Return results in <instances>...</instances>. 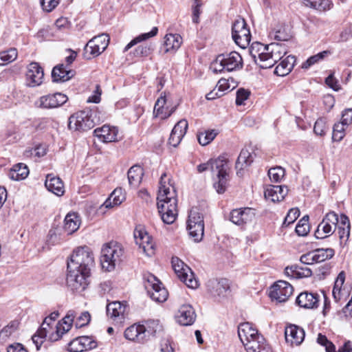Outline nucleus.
<instances>
[{
    "mask_svg": "<svg viewBox=\"0 0 352 352\" xmlns=\"http://www.w3.org/2000/svg\"><path fill=\"white\" fill-rule=\"evenodd\" d=\"M95 264L93 252L88 247L76 249L67 261V285L72 291L81 292L89 285L88 278Z\"/></svg>",
    "mask_w": 352,
    "mask_h": 352,
    "instance_id": "obj_1",
    "label": "nucleus"
},
{
    "mask_svg": "<svg viewBox=\"0 0 352 352\" xmlns=\"http://www.w3.org/2000/svg\"><path fill=\"white\" fill-rule=\"evenodd\" d=\"M166 174L161 175L157 194V208L162 220L166 224L173 223L177 215V199L175 187L164 180Z\"/></svg>",
    "mask_w": 352,
    "mask_h": 352,
    "instance_id": "obj_2",
    "label": "nucleus"
},
{
    "mask_svg": "<svg viewBox=\"0 0 352 352\" xmlns=\"http://www.w3.org/2000/svg\"><path fill=\"white\" fill-rule=\"evenodd\" d=\"M210 170L213 175H216L214 188L219 194L223 193L227 188L229 181V171L230 165L224 155H221L215 160H210L206 163L197 166L199 173Z\"/></svg>",
    "mask_w": 352,
    "mask_h": 352,
    "instance_id": "obj_3",
    "label": "nucleus"
},
{
    "mask_svg": "<svg viewBox=\"0 0 352 352\" xmlns=\"http://www.w3.org/2000/svg\"><path fill=\"white\" fill-rule=\"evenodd\" d=\"M250 53L256 64L262 69L272 67L282 58V54H285L281 51V46L278 44L271 43L267 45L258 42L252 45Z\"/></svg>",
    "mask_w": 352,
    "mask_h": 352,
    "instance_id": "obj_4",
    "label": "nucleus"
},
{
    "mask_svg": "<svg viewBox=\"0 0 352 352\" xmlns=\"http://www.w3.org/2000/svg\"><path fill=\"white\" fill-rule=\"evenodd\" d=\"M124 250L122 245L111 241L103 245L101 250L100 263L102 268L107 272L113 271L123 261Z\"/></svg>",
    "mask_w": 352,
    "mask_h": 352,
    "instance_id": "obj_5",
    "label": "nucleus"
},
{
    "mask_svg": "<svg viewBox=\"0 0 352 352\" xmlns=\"http://www.w3.org/2000/svg\"><path fill=\"white\" fill-rule=\"evenodd\" d=\"M98 121L96 111L86 109L78 111L69 117L68 127L70 130L86 131L94 128Z\"/></svg>",
    "mask_w": 352,
    "mask_h": 352,
    "instance_id": "obj_6",
    "label": "nucleus"
},
{
    "mask_svg": "<svg viewBox=\"0 0 352 352\" xmlns=\"http://www.w3.org/2000/svg\"><path fill=\"white\" fill-rule=\"evenodd\" d=\"M212 67L214 73L221 72L224 69L232 72L243 67V59L240 54L236 52L222 54L217 57Z\"/></svg>",
    "mask_w": 352,
    "mask_h": 352,
    "instance_id": "obj_7",
    "label": "nucleus"
},
{
    "mask_svg": "<svg viewBox=\"0 0 352 352\" xmlns=\"http://www.w3.org/2000/svg\"><path fill=\"white\" fill-rule=\"evenodd\" d=\"M144 287L150 298L157 302H163L168 298V293L162 283L151 274L144 275Z\"/></svg>",
    "mask_w": 352,
    "mask_h": 352,
    "instance_id": "obj_8",
    "label": "nucleus"
},
{
    "mask_svg": "<svg viewBox=\"0 0 352 352\" xmlns=\"http://www.w3.org/2000/svg\"><path fill=\"white\" fill-rule=\"evenodd\" d=\"M173 269L177 277L190 288H197L198 281L193 277L190 268L178 257L173 256L171 259Z\"/></svg>",
    "mask_w": 352,
    "mask_h": 352,
    "instance_id": "obj_9",
    "label": "nucleus"
},
{
    "mask_svg": "<svg viewBox=\"0 0 352 352\" xmlns=\"http://www.w3.org/2000/svg\"><path fill=\"white\" fill-rule=\"evenodd\" d=\"M109 41V36L106 34H102L92 38L84 47L83 56L85 58L89 60L99 56L107 47Z\"/></svg>",
    "mask_w": 352,
    "mask_h": 352,
    "instance_id": "obj_10",
    "label": "nucleus"
},
{
    "mask_svg": "<svg viewBox=\"0 0 352 352\" xmlns=\"http://www.w3.org/2000/svg\"><path fill=\"white\" fill-rule=\"evenodd\" d=\"M232 37L234 43L241 48H245L251 41V34L244 19L239 18L232 26Z\"/></svg>",
    "mask_w": 352,
    "mask_h": 352,
    "instance_id": "obj_11",
    "label": "nucleus"
},
{
    "mask_svg": "<svg viewBox=\"0 0 352 352\" xmlns=\"http://www.w3.org/2000/svg\"><path fill=\"white\" fill-rule=\"evenodd\" d=\"M338 223V215L335 212L327 213L315 231L316 238L323 239L331 236L336 231Z\"/></svg>",
    "mask_w": 352,
    "mask_h": 352,
    "instance_id": "obj_12",
    "label": "nucleus"
},
{
    "mask_svg": "<svg viewBox=\"0 0 352 352\" xmlns=\"http://www.w3.org/2000/svg\"><path fill=\"white\" fill-rule=\"evenodd\" d=\"M133 234L136 244L142 249L143 252L148 256L153 255L154 243L146 229L140 225L138 226L135 228Z\"/></svg>",
    "mask_w": 352,
    "mask_h": 352,
    "instance_id": "obj_13",
    "label": "nucleus"
},
{
    "mask_svg": "<svg viewBox=\"0 0 352 352\" xmlns=\"http://www.w3.org/2000/svg\"><path fill=\"white\" fill-rule=\"evenodd\" d=\"M294 292L292 285L285 280H278L270 287V297L279 302L287 301Z\"/></svg>",
    "mask_w": 352,
    "mask_h": 352,
    "instance_id": "obj_14",
    "label": "nucleus"
},
{
    "mask_svg": "<svg viewBox=\"0 0 352 352\" xmlns=\"http://www.w3.org/2000/svg\"><path fill=\"white\" fill-rule=\"evenodd\" d=\"M126 302L113 301L107 305V314L116 325H121L126 318Z\"/></svg>",
    "mask_w": 352,
    "mask_h": 352,
    "instance_id": "obj_15",
    "label": "nucleus"
},
{
    "mask_svg": "<svg viewBox=\"0 0 352 352\" xmlns=\"http://www.w3.org/2000/svg\"><path fill=\"white\" fill-rule=\"evenodd\" d=\"M97 346V342L93 337L79 336L68 344V351L70 352H83L95 349Z\"/></svg>",
    "mask_w": 352,
    "mask_h": 352,
    "instance_id": "obj_16",
    "label": "nucleus"
},
{
    "mask_svg": "<svg viewBox=\"0 0 352 352\" xmlns=\"http://www.w3.org/2000/svg\"><path fill=\"white\" fill-rule=\"evenodd\" d=\"M208 292L214 297L221 298L227 296L230 289L229 280L226 278L210 279L206 283Z\"/></svg>",
    "mask_w": 352,
    "mask_h": 352,
    "instance_id": "obj_17",
    "label": "nucleus"
},
{
    "mask_svg": "<svg viewBox=\"0 0 352 352\" xmlns=\"http://www.w3.org/2000/svg\"><path fill=\"white\" fill-rule=\"evenodd\" d=\"M68 100L66 95L55 93L40 97L38 107L43 109H54L64 104Z\"/></svg>",
    "mask_w": 352,
    "mask_h": 352,
    "instance_id": "obj_18",
    "label": "nucleus"
},
{
    "mask_svg": "<svg viewBox=\"0 0 352 352\" xmlns=\"http://www.w3.org/2000/svg\"><path fill=\"white\" fill-rule=\"evenodd\" d=\"M254 217L255 213L250 208H237L230 212V220L237 226H243L251 222Z\"/></svg>",
    "mask_w": 352,
    "mask_h": 352,
    "instance_id": "obj_19",
    "label": "nucleus"
},
{
    "mask_svg": "<svg viewBox=\"0 0 352 352\" xmlns=\"http://www.w3.org/2000/svg\"><path fill=\"white\" fill-rule=\"evenodd\" d=\"M44 72L43 68L38 63L32 62L28 66L26 72V83L29 87H36L40 85L43 79Z\"/></svg>",
    "mask_w": 352,
    "mask_h": 352,
    "instance_id": "obj_20",
    "label": "nucleus"
},
{
    "mask_svg": "<svg viewBox=\"0 0 352 352\" xmlns=\"http://www.w3.org/2000/svg\"><path fill=\"white\" fill-rule=\"evenodd\" d=\"M175 318L180 325H191L194 323L196 319L195 309L190 305H183L178 309Z\"/></svg>",
    "mask_w": 352,
    "mask_h": 352,
    "instance_id": "obj_21",
    "label": "nucleus"
},
{
    "mask_svg": "<svg viewBox=\"0 0 352 352\" xmlns=\"http://www.w3.org/2000/svg\"><path fill=\"white\" fill-rule=\"evenodd\" d=\"M144 324L135 323L127 327L124 336L126 340L138 343H144L146 342Z\"/></svg>",
    "mask_w": 352,
    "mask_h": 352,
    "instance_id": "obj_22",
    "label": "nucleus"
},
{
    "mask_svg": "<svg viewBox=\"0 0 352 352\" xmlns=\"http://www.w3.org/2000/svg\"><path fill=\"white\" fill-rule=\"evenodd\" d=\"M305 331L295 324H290L285 328V337L287 343L292 346L300 344L305 338Z\"/></svg>",
    "mask_w": 352,
    "mask_h": 352,
    "instance_id": "obj_23",
    "label": "nucleus"
},
{
    "mask_svg": "<svg viewBox=\"0 0 352 352\" xmlns=\"http://www.w3.org/2000/svg\"><path fill=\"white\" fill-rule=\"evenodd\" d=\"M94 135L103 142H112L118 140V129L116 126L103 125L94 131Z\"/></svg>",
    "mask_w": 352,
    "mask_h": 352,
    "instance_id": "obj_24",
    "label": "nucleus"
},
{
    "mask_svg": "<svg viewBox=\"0 0 352 352\" xmlns=\"http://www.w3.org/2000/svg\"><path fill=\"white\" fill-rule=\"evenodd\" d=\"M296 302L300 307L316 309L319 305V295L316 293L304 292L298 296Z\"/></svg>",
    "mask_w": 352,
    "mask_h": 352,
    "instance_id": "obj_25",
    "label": "nucleus"
},
{
    "mask_svg": "<svg viewBox=\"0 0 352 352\" xmlns=\"http://www.w3.org/2000/svg\"><path fill=\"white\" fill-rule=\"evenodd\" d=\"M75 318V311L73 310L69 311L65 318L63 319L65 326H56V331L49 335V340L52 342L58 340L65 332H67L71 329Z\"/></svg>",
    "mask_w": 352,
    "mask_h": 352,
    "instance_id": "obj_26",
    "label": "nucleus"
},
{
    "mask_svg": "<svg viewBox=\"0 0 352 352\" xmlns=\"http://www.w3.org/2000/svg\"><path fill=\"white\" fill-rule=\"evenodd\" d=\"M188 126V122L186 120H181L175 125L168 139L170 145L176 147L180 143L187 131Z\"/></svg>",
    "mask_w": 352,
    "mask_h": 352,
    "instance_id": "obj_27",
    "label": "nucleus"
},
{
    "mask_svg": "<svg viewBox=\"0 0 352 352\" xmlns=\"http://www.w3.org/2000/svg\"><path fill=\"white\" fill-rule=\"evenodd\" d=\"M243 345L246 352H271L270 346L262 335H257L254 339L246 342Z\"/></svg>",
    "mask_w": 352,
    "mask_h": 352,
    "instance_id": "obj_28",
    "label": "nucleus"
},
{
    "mask_svg": "<svg viewBox=\"0 0 352 352\" xmlns=\"http://www.w3.org/2000/svg\"><path fill=\"white\" fill-rule=\"evenodd\" d=\"M75 75V71L69 69L65 64L56 65L52 72V78L54 82H63L70 80Z\"/></svg>",
    "mask_w": 352,
    "mask_h": 352,
    "instance_id": "obj_29",
    "label": "nucleus"
},
{
    "mask_svg": "<svg viewBox=\"0 0 352 352\" xmlns=\"http://www.w3.org/2000/svg\"><path fill=\"white\" fill-rule=\"evenodd\" d=\"M239 338L243 344L246 342H249L256 337L257 335H261L258 330L253 327L252 324L249 322H243L239 324L238 327Z\"/></svg>",
    "mask_w": 352,
    "mask_h": 352,
    "instance_id": "obj_30",
    "label": "nucleus"
},
{
    "mask_svg": "<svg viewBox=\"0 0 352 352\" xmlns=\"http://www.w3.org/2000/svg\"><path fill=\"white\" fill-rule=\"evenodd\" d=\"M288 189L282 186H270L265 190L264 195L265 199L271 200L272 202L280 201L284 199L287 195Z\"/></svg>",
    "mask_w": 352,
    "mask_h": 352,
    "instance_id": "obj_31",
    "label": "nucleus"
},
{
    "mask_svg": "<svg viewBox=\"0 0 352 352\" xmlns=\"http://www.w3.org/2000/svg\"><path fill=\"white\" fill-rule=\"evenodd\" d=\"M45 186L49 191L58 197L63 195L65 192L64 185L62 180L52 174H48L47 175Z\"/></svg>",
    "mask_w": 352,
    "mask_h": 352,
    "instance_id": "obj_32",
    "label": "nucleus"
},
{
    "mask_svg": "<svg viewBox=\"0 0 352 352\" xmlns=\"http://www.w3.org/2000/svg\"><path fill=\"white\" fill-rule=\"evenodd\" d=\"M166 104V98L165 93H162L160 97L157 100L154 106L153 113L156 117L160 116L162 119L168 118L174 111V108L170 111L168 107H165Z\"/></svg>",
    "mask_w": 352,
    "mask_h": 352,
    "instance_id": "obj_33",
    "label": "nucleus"
},
{
    "mask_svg": "<svg viewBox=\"0 0 352 352\" xmlns=\"http://www.w3.org/2000/svg\"><path fill=\"white\" fill-rule=\"evenodd\" d=\"M144 175V170L139 165L131 166L127 173L129 184L132 188H138L140 184L142 177Z\"/></svg>",
    "mask_w": 352,
    "mask_h": 352,
    "instance_id": "obj_34",
    "label": "nucleus"
},
{
    "mask_svg": "<svg viewBox=\"0 0 352 352\" xmlns=\"http://www.w3.org/2000/svg\"><path fill=\"white\" fill-rule=\"evenodd\" d=\"M253 162L252 154L247 149H242L236 162V175L241 176V170L249 166Z\"/></svg>",
    "mask_w": 352,
    "mask_h": 352,
    "instance_id": "obj_35",
    "label": "nucleus"
},
{
    "mask_svg": "<svg viewBox=\"0 0 352 352\" xmlns=\"http://www.w3.org/2000/svg\"><path fill=\"white\" fill-rule=\"evenodd\" d=\"M296 63V57L294 56H288L275 68L274 73L280 76L287 75L293 69Z\"/></svg>",
    "mask_w": 352,
    "mask_h": 352,
    "instance_id": "obj_36",
    "label": "nucleus"
},
{
    "mask_svg": "<svg viewBox=\"0 0 352 352\" xmlns=\"http://www.w3.org/2000/svg\"><path fill=\"white\" fill-rule=\"evenodd\" d=\"M64 221V229L69 234L76 232L79 228L80 224V219L78 215L75 212L68 213Z\"/></svg>",
    "mask_w": 352,
    "mask_h": 352,
    "instance_id": "obj_37",
    "label": "nucleus"
},
{
    "mask_svg": "<svg viewBox=\"0 0 352 352\" xmlns=\"http://www.w3.org/2000/svg\"><path fill=\"white\" fill-rule=\"evenodd\" d=\"M182 43V38L178 34H167L164 36L165 52L175 51Z\"/></svg>",
    "mask_w": 352,
    "mask_h": 352,
    "instance_id": "obj_38",
    "label": "nucleus"
},
{
    "mask_svg": "<svg viewBox=\"0 0 352 352\" xmlns=\"http://www.w3.org/2000/svg\"><path fill=\"white\" fill-rule=\"evenodd\" d=\"M146 342L149 340L150 336H156L163 331V326L158 320H149L144 325Z\"/></svg>",
    "mask_w": 352,
    "mask_h": 352,
    "instance_id": "obj_39",
    "label": "nucleus"
},
{
    "mask_svg": "<svg viewBox=\"0 0 352 352\" xmlns=\"http://www.w3.org/2000/svg\"><path fill=\"white\" fill-rule=\"evenodd\" d=\"M29 174L28 166L22 163L15 164L9 173V177L12 180L19 181L25 179Z\"/></svg>",
    "mask_w": 352,
    "mask_h": 352,
    "instance_id": "obj_40",
    "label": "nucleus"
},
{
    "mask_svg": "<svg viewBox=\"0 0 352 352\" xmlns=\"http://www.w3.org/2000/svg\"><path fill=\"white\" fill-rule=\"evenodd\" d=\"M285 274H289V272L292 274V276L296 278H307L312 275V271L311 269L307 267H301L298 265H292L291 267H287L285 270Z\"/></svg>",
    "mask_w": 352,
    "mask_h": 352,
    "instance_id": "obj_41",
    "label": "nucleus"
},
{
    "mask_svg": "<svg viewBox=\"0 0 352 352\" xmlns=\"http://www.w3.org/2000/svg\"><path fill=\"white\" fill-rule=\"evenodd\" d=\"M158 32V29L157 27L153 28L151 32L147 33L142 34L135 38H134L133 40H131L124 47L123 52H127L130 48H131L133 46L135 45L136 44L146 41L153 36H155L157 35Z\"/></svg>",
    "mask_w": 352,
    "mask_h": 352,
    "instance_id": "obj_42",
    "label": "nucleus"
},
{
    "mask_svg": "<svg viewBox=\"0 0 352 352\" xmlns=\"http://www.w3.org/2000/svg\"><path fill=\"white\" fill-rule=\"evenodd\" d=\"M313 252L315 256V263H321L330 259L335 254V251L332 248H318L313 250Z\"/></svg>",
    "mask_w": 352,
    "mask_h": 352,
    "instance_id": "obj_43",
    "label": "nucleus"
},
{
    "mask_svg": "<svg viewBox=\"0 0 352 352\" xmlns=\"http://www.w3.org/2000/svg\"><path fill=\"white\" fill-rule=\"evenodd\" d=\"M124 199V196L122 195L121 188H116L111 192L104 204L106 208H111L120 205Z\"/></svg>",
    "mask_w": 352,
    "mask_h": 352,
    "instance_id": "obj_44",
    "label": "nucleus"
},
{
    "mask_svg": "<svg viewBox=\"0 0 352 352\" xmlns=\"http://www.w3.org/2000/svg\"><path fill=\"white\" fill-rule=\"evenodd\" d=\"M187 229L189 232L190 236L195 242H199L203 236L204 232V226L201 224H187Z\"/></svg>",
    "mask_w": 352,
    "mask_h": 352,
    "instance_id": "obj_45",
    "label": "nucleus"
},
{
    "mask_svg": "<svg viewBox=\"0 0 352 352\" xmlns=\"http://www.w3.org/2000/svg\"><path fill=\"white\" fill-rule=\"evenodd\" d=\"M345 280V274L344 272H341L339 273L335 283L334 287L332 291V295L336 302H338L341 298V288L342 285L344 283Z\"/></svg>",
    "mask_w": 352,
    "mask_h": 352,
    "instance_id": "obj_46",
    "label": "nucleus"
},
{
    "mask_svg": "<svg viewBox=\"0 0 352 352\" xmlns=\"http://www.w3.org/2000/svg\"><path fill=\"white\" fill-rule=\"evenodd\" d=\"M329 54L328 51H323L318 53L314 56H310L307 60L302 63L301 68L307 69L312 65L318 63V62L324 59V58Z\"/></svg>",
    "mask_w": 352,
    "mask_h": 352,
    "instance_id": "obj_47",
    "label": "nucleus"
},
{
    "mask_svg": "<svg viewBox=\"0 0 352 352\" xmlns=\"http://www.w3.org/2000/svg\"><path fill=\"white\" fill-rule=\"evenodd\" d=\"M217 132L214 130L205 131L197 135L199 143L202 146H206L210 143L217 136Z\"/></svg>",
    "mask_w": 352,
    "mask_h": 352,
    "instance_id": "obj_48",
    "label": "nucleus"
},
{
    "mask_svg": "<svg viewBox=\"0 0 352 352\" xmlns=\"http://www.w3.org/2000/svg\"><path fill=\"white\" fill-rule=\"evenodd\" d=\"M296 233L300 236H307L309 232V216H304L298 223L295 228Z\"/></svg>",
    "mask_w": 352,
    "mask_h": 352,
    "instance_id": "obj_49",
    "label": "nucleus"
},
{
    "mask_svg": "<svg viewBox=\"0 0 352 352\" xmlns=\"http://www.w3.org/2000/svg\"><path fill=\"white\" fill-rule=\"evenodd\" d=\"M274 38L277 41H288L291 38V35L288 29L283 24H279L274 29Z\"/></svg>",
    "mask_w": 352,
    "mask_h": 352,
    "instance_id": "obj_50",
    "label": "nucleus"
},
{
    "mask_svg": "<svg viewBox=\"0 0 352 352\" xmlns=\"http://www.w3.org/2000/svg\"><path fill=\"white\" fill-rule=\"evenodd\" d=\"M17 50L16 48H10V50L0 53V65H3L11 63L17 58Z\"/></svg>",
    "mask_w": 352,
    "mask_h": 352,
    "instance_id": "obj_51",
    "label": "nucleus"
},
{
    "mask_svg": "<svg viewBox=\"0 0 352 352\" xmlns=\"http://www.w3.org/2000/svg\"><path fill=\"white\" fill-rule=\"evenodd\" d=\"M153 50L151 43H144L138 45L134 50L133 54L137 57H146L151 54Z\"/></svg>",
    "mask_w": 352,
    "mask_h": 352,
    "instance_id": "obj_52",
    "label": "nucleus"
},
{
    "mask_svg": "<svg viewBox=\"0 0 352 352\" xmlns=\"http://www.w3.org/2000/svg\"><path fill=\"white\" fill-rule=\"evenodd\" d=\"M346 126L341 121L340 122L336 123L333 127L332 139L333 141L340 142L344 138V126Z\"/></svg>",
    "mask_w": 352,
    "mask_h": 352,
    "instance_id": "obj_53",
    "label": "nucleus"
},
{
    "mask_svg": "<svg viewBox=\"0 0 352 352\" xmlns=\"http://www.w3.org/2000/svg\"><path fill=\"white\" fill-rule=\"evenodd\" d=\"M285 175V169L280 166L271 168L268 170V176L272 182H279Z\"/></svg>",
    "mask_w": 352,
    "mask_h": 352,
    "instance_id": "obj_54",
    "label": "nucleus"
},
{
    "mask_svg": "<svg viewBox=\"0 0 352 352\" xmlns=\"http://www.w3.org/2000/svg\"><path fill=\"white\" fill-rule=\"evenodd\" d=\"M18 328V322L12 321L0 331V339L6 341Z\"/></svg>",
    "mask_w": 352,
    "mask_h": 352,
    "instance_id": "obj_55",
    "label": "nucleus"
},
{
    "mask_svg": "<svg viewBox=\"0 0 352 352\" xmlns=\"http://www.w3.org/2000/svg\"><path fill=\"white\" fill-rule=\"evenodd\" d=\"M47 327L41 325V329L32 336V341L36 345L37 348H38V344L41 345L43 343V340L47 336Z\"/></svg>",
    "mask_w": 352,
    "mask_h": 352,
    "instance_id": "obj_56",
    "label": "nucleus"
},
{
    "mask_svg": "<svg viewBox=\"0 0 352 352\" xmlns=\"http://www.w3.org/2000/svg\"><path fill=\"white\" fill-rule=\"evenodd\" d=\"M187 224H201L204 226V217L197 210L192 209L188 216Z\"/></svg>",
    "mask_w": 352,
    "mask_h": 352,
    "instance_id": "obj_57",
    "label": "nucleus"
},
{
    "mask_svg": "<svg viewBox=\"0 0 352 352\" xmlns=\"http://www.w3.org/2000/svg\"><path fill=\"white\" fill-rule=\"evenodd\" d=\"M328 129L326 120L324 118H319L316 120L314 127V131L316 135H324Z\"/></svg>",
    "mask_w": 352,
    "mask_h": 352,
    "instance_id": "obj_58",
    "label": "nucleus"
},
{
    "mask_svg": "<svg viewBox=\"0 0 352 352\" xmlns=\"http://www.w3.org/2000/svg\"><path fill=\"white\" fill-rule=\"evenodd\" d=\"M300 215V211L298 208H292L289 210L283 221V226H288L293 223Z\"/></svg>",
    "mask_w": 352,
    "mask_h": 352,
    "instance_id": "obj_59",
    "label": "nucleus"
},
{
    "mask_svg": "<svg viewBox=\"0 0 352 352\" xmlns=\"http://www.w3.org/2000/svg\"><path fill=\"white\" fill-rule=\"evenodd\" d=\"M91 320V315L88 311L82 312L79 316H78L75 322L76 328H81L87 325Z\"/></svg>",
    "mask_w": 352,
    "mask_h": 352,
    "instance_id": "obj_60",
    "label": "nucleus"
},
{
    "mask_svg": "<svg viewBox=\"0 0 352 352\" xmlns=\"http://www.w3.org/2000/svg\"><path fill=\"white\" fill-rule=\"evenodd\" d=\"M193 2L192 20L193 23H198L199 22V15L201 12L202 2L201 0H194Z\"/></svg>",
    "mask_w": 352,
    "mask_h": 352,
    "instance_id": "obj_61",
    "label": "nucleus"
},
{
    "mask_svg": "<svg viewBox=\"0 0 352 352\" xmlns=\"http://www.w3.org/2000/svg\"><path fill=\"white\" fill-rule=\"evenodd\" d=\"M42 9L47 12L52 11L59 3V0H40Z\"/></svg>",
    "mask_w": 352,
    "mask_h": 352,
    "instance_id": "obj_62",
    "label": "nucleus"
},
{
    "mask_svg": "<svg viewBox=\"0 0 352 352\" xmlns=\"http://www.w3.org/2000/svg\"><path fill=\"white\" fill-rule=\"evenodd\" d=\"M250 96V91L245 90V89L241 88L237 90L236 96V104L241 105L243 104L244 101L246 100Z\"/></svg>",
    "mask_w": 352,
    "mask_h": 352,
    "instance_id": "obj_63",
    "label": "nucleus"
},
{
    "mask_svg": "<svg viewBox=\"0 0 352 352\" xmlns=\"http://www.w3.org/2000/svg\"><path fill=\"white\" fill-rule=\"evenodd\" d=\"M46 154V148L43 146H38L34 148L25 151V155L27 156L32 155L41 157Z\"/></svg>",
    "mask_w": 352,
    "mask_h": 352,
    "instance_id": "obj_64",
    "label": "nucleus"
}]
</instances>
